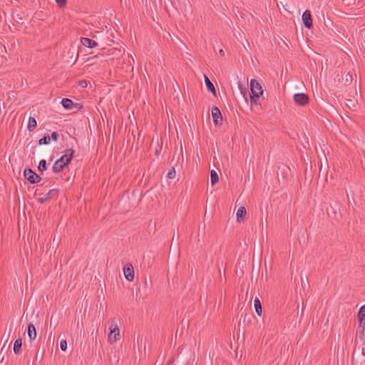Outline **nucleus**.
Wrapping results in <instances>:
<instances>
[{
  "label": "nucleus",
  "mask_w": 365,
  "mask_h": 365,
  "mask_svg": "<svg viewBox=\"0 0 365 365\" xmlns=\"http://www.w3.org/2000/svg\"><path fill=\"white\" fill-rule=\"evenodd\" d=\"M256 98H255V100H254V101H252V96H250L251 103H252L257 104Z\"/></svg>",
  "instance_id": "7c9ffc66"
},
{
  "label": "nucleus",
  "mask_w": 365,
  "mask_h": 365,
  "mask_svg": "<svg viewBox=\"0 0 365 365\" xmlns=\"http://www.w3.org/2000/svg\"><path fill=\"white\" fill-rule=\"evenodd\" d=\"M60 346L62 351H66L67 349V342L66 340H61Z\"/></svg>",
  "instance_id": "b1692460"
},
{
  "label": "nucleus",
  "mask_w": 365,
  "mask_h": 365,
  "mask_svg": "<svg viewBox=\"0 0 365 365\" xmlns=\"http://www.w3.org/2000/svg\"><path fill=\"white\" fill-rule=\"evenodd\" d=\"M237 221L240 222L244 220L246 215V209L245 207H240L237 211Z\"/></svg>",
  "instance_id": "f8f14e48"
},
{
  "label": "nucleus",
  "mask_w": 365,
  "mask_h": 365,
  "mask_svg": "<svg viewBox=\"0 0 365 365\" xmlns=\"http://www.w3.org/2000/svg\"><path fill=\"white\" fill-rule=\"evenodd\" d=\"M175 175H176L175 170L174 168H172V169H170L168 173V178L169 179H173V178H175Z\"/></svg>",
  "instance_id": "5701e85b"
},
{
  "label": "nucleus",
  "mask_w": 365,
  "mask_h": 365,
  "mask_svg": "<svg viewBox=\"0 0 365 365\" xmlns=\"http://www.w3.org/2000/svg\"><path fill=\"white\" fill-rule=\"evenodd\" d=\"M120 339V329L115 320H112L110 331L108 334V341L110 344H113Z\"/></svg>",
  "instance_id": "7ed1b4c3"
},
{
  "label": "nucleus",
  "mask_w": 365,
  "mask_h": 365,
  "mask_svg": "<svg viewBox=\"0 0 365 365\" xmlns=\"http://www.w3.org/2000/svg\"><path fill=\"white\" fill-rule=\"evenodd\" d=\"M7 341H8V338L6 339L5 344L3 345V346H2V348H1V351H2L4 349H6V344Z\"/></svg>",
  "instance_id": "2f4dec72"
},
{
  "label": "nucleus",
  "mask_w": 365,
  "mask_h": 365,
  "mask_svg": "<svg viewBox=\"0 0 365 365\" xmlns=\"http://www.w3.org/2000/svg\"><path fill=\"white\" fill-rule=\"evenodd\" d=\"M81 41L83 46L88 48H95L98 46V43L96 41L88 38H81Z\"/></svg>",
  "instance_id": "9b49d317"
},
{
  "label": "nucleus",
  "mask_w": 365,
  "mask_h": 365,
  "mask_svg": "<svg viewBox=\"0 0 365 365\" xmlns=\"http://www.w3.org/2000/svg\"><path fill=\"white\" fill-rule=\"evenodd\" d=\"M74 151L72 149H68L65 151V154L58 159L53 165L52 170L53 173H58L63 170L71 162Z\"/></svg>",
  "instance_id": "f03ea898"
},
{
  "label": "nucleus",
  "mask_w": 365,
  "mask_h": 365,
  "mask_svg": "<svg viewBox=\"0 0 365 365\" xmlns=\"http://www.w3.org/2000/svg\"><path fill=\"white\" fill-rule=\"evenodd\" d=\"M356 104H357V102H356V101H355V100H352V99H347V100H346V105L349 108H356Z\"/></svg>",
  "instance_id": "aec40b11"
},
{
  "label": "nucleus",
  "mask_w": 365,
  "mask_h": 365,
  "mask_svg": "<svg viewBox=\"0 0 365 365\" xmlns=\"http://www.w3.org/2000/svg\"><path fill=\"white\" fill-rule=\"evenodd\" d=\"M204 78L207 90L210 91L215 96H216V90L215 88L214 85L212 83V82L210 81V79L206 75L204 76Z\"/></svg>",
  "instance_id": "ddd939ff"
},
{
  "label": "nucleus",
  "mask_w": 365,
  "mask_h": 365,
  "mask_svg": "<svg viewBox=\"0 0 365 365\" xmlns=\"http://www.w3.org/2000/svg\"><path fill=\"white\" fill-rule=\"evenodd\" d=\"M61 104L63 107L67 110H71L74 107L73 102L68 98H63Z\"/></svg>",
  "instance_id": "2eb2a0df"
},
{
  "label": "nucleus",
  "mask_w": 365,
  "mask_h": 365,
  "mask_svg": "<svg viewBox=\"0 0 365 365\" xmlns=\"http://www.w3.org/2000/svg\"><path fill=\"white\" fill-rule=\"evenodd\" d=\"M250 90L252 101L255 100V98H259L263 93L262 86L255 79H252L250 81Z\"/></svg>",
  "instance_id": "20e7f679"
},
{
  "label": "nucleus",
  "mask_w": 365,
  "mask_h": 365,
  "mask_svg": "<svg viewBox=\"0 0 365 365\" xmlns=\"http://www.w3.org/2000/svg\"><path fill=\"white\" fill-rule=\"evenodd\" d=\"M294 101L296 104L303 106L309 103V98L305 93H296L294 95Z\"/></svg>",
  "instance_id": "39448f33"
},
{
  "label": "nucleus",
  "mask_w": 365,
  "mask_h": 365,
  "mask_svg": "<svg viewBox=\"0 0 365 365\" xmlns=\"http://www.w3.org/2000/svg\"><path fill=\"white\" fill-rule=\"evenodd\" d=\"M351 78H352V77H351V75H349V74H347V75H346V76H345V81H346V82H349V81H351Z\"/></svg>",
  "instance_id": "cd10ccee"
},
{
  "label": "nucleus",
  "mask_w": 365,
  "mask_h": 365,
  "mask_svg": "<svg viewBox=\"0 0 365 365\" xmlns=\"http://www.w3.org/2000/svg\"><path fill=\"white\" fill-rule=\"evenodd\" d=\"M58 134L57 132H53L52 134H51V138L54 140V141H57L58 140Z\"/></svg>",
  "instance_id": "a878e982"
},
{
  "label": "nucleus",
  "mask_w": 365,
  "mask_h": 365,
  "mask_svg": "<svg viewBox=\"0 0 365 365\" xmlns=\"http://www.w3.org/2000/svg\"><path fill=\"white\" fill-rule=\"evenodd\" d=\"M212 115L215 125H221L222 122V116L220 109L217 107H214L212 109Z\"/></svg>",
  "instance_id": "6e6552de"
},
{
  "label": "nucleus",
  "mask_w": 365,
  "mask_h": 365,
  "mask_svg": "<svg viewBox=\"0 0 365 365\" xmlns=\"http://www.w3.org/2000/svg\"><path fill=\"white\" fill-rule=\"evenodd\" d=\"M50 140H51V138H50L49 135H46L39 140L38 144L39 145H46L50 143Z\"/></svg>",
  "instance_id": "4be33fe9"
},
{
  "label": "nucleus",
  "mask_w": 365,
  "mask_h": 365,
  "mask_svg": "<svg viewBox=\"0 0 365 365\" xmlns=\"http://www.w3.org/2000/svg\"><path fill=\"white\" fill-rule=\"evenodd\" d=\"M59 6H64L66 4V0H56Z\"/></svg>",
  "instance_id": "393cba45"
},
{
  "label": "nucleus",
  "mask_w": 365,
  "mask_h": 365,
  "mask_svg": "<svg viewBox=\"0 0 365 365\" xmlns=\"http://www.w3.org/2000/svg\"><path fill=\"white\" fill-rule=\"evenodd\" d=\"M357 317L359 319V327L361 329V332L363 334L364 330V324L363 321L365 319V305L361 307L359 310Z\"/></svg>",
  "instance_id": "1a4fd4ad"
},
{
  "label": "nucleus",
  "mask_w": 365,
  "mask_h": 365,
  "mask_svg": "<svg viewBox=\"0 0 365 365\" xmlns=\"http://www.w3.org/2000/svg\"><path fill=\"white\" fill-rule=\"evenodd\" d=\"M46 169H47L46 161L45 160H41L39 162L38 170L42 173V172L45 171Z\"/></svg>",
  "instance_id": "412c9836"
},
{
  "label": "nucleus",
  "mask_w": 365,
  "mask_h": 365,
  "mask_svg": "<svg viewBox=\"0 0 365 365\" xmlns=\"http://www.w3.org/2000/svg\"><path fill=\"white\" fill-rule=\"evenodd\" d=\"M24 178H26L31 183H35L41 180V178L31 169L24 170Z\"/></svg>",
  "instance_id": "0eeeda50"
},
{
  "label": "nucleus",
  "mask_w": 365,
  "mask_h": 365,
  "mask_svg": "<svg viewBox=\"0 0 365 365\" xmlns=\"http://www.w3.org/2000/svg\"><path fill=\"white\" fill-rule=\"evenodd\" d=\"M79 86L82 88H86L88 86V83L86 81H81L79 82Z\"/></svg>",
  "instance_id": "bb28decb"
},
{
  "label": "nucleus",
  "mask_w": 365,
  "mask_h": 365,
  "mask_svg": "<svg viewBox=\"0 0 365 365\" xmlns=\"http://www.w3.org/2000/svg\"><path fill=\"white\" fill-rule=\"evenodd\" d=\"M302 21L305 27L310 29L312 26V19L311 16V12L309 10H306L302 14Z\"/></svg>",
  "instance_id": "9d476101"
},
{
  "label": "nucleus",
  "mask_w": 365,
  "mask_h": 365,
  "mask_svg": "<svg viewBox=\"0 0 365 365\" xmlns=\"http://www.w3.org/2000/svg\"><path fill=\"white\" fill-rule=\"evenodd\" d=\"M210 180L212 185H215L219 181V177L217 172L214 170L210 171Z\"/></svg>",
  "instance_id": "a211bd4d"
},
{
  "label": "nucleus",
  "mask_w": 365,
  "mask_h": 365,
  "mask_svg": "<svg viewBox=\"0 0 365 365\" xmlns=\"http://www.w3.org/2000/svg\"><path fill=\"white\" fill-rule=\"evenodd\" d=\"M254 304H255V307L257 314L259 316H261L262 315V306H261L260 301L258 298H255V299L254 301Z\"/></svg>",
  "instance_id": "6ab92c4d"
},
{
  "label": "nucleus",
  "mask_w": 365,
  "mask_h": 365,
  "mask_svg": "<svg viewBox=\"0 0 365 365\" xmlns=\"http://www.w3.org/2000/svg\"><path fill=\"white\" fill-rule=\"evenodd\" d=\"M28 336L31 340H34L36 337V330L35 327L30 324L28 326Z\"/></svg>",
  "instance_id": "4468645a"
},
{
  "label": "nucleus",
  "mask_w": 365,
  "mask_h": 365,
  "mask_svg": "<svg viewBox=\"0 0 365 365\" xmlns=\"http://www.w3.org/2000/svg\"><path fill=\"white\" fill-rule=\"evenodd\" d=\"M22 346V339L21 338H18L14 344V351L15 354H19L21 351Z\"/></svg>",
  "instance_id": "dca6fc26"
},
{
  "label": "nucleus",
  "mask_w": 365,
  "mask_h": 365,
  "mask_svg": "<svg viewBox=\"0 0 365 365\" xmlns=\"http://www.w3.org/2000/svg\"><path fill=\"white\" fill-rule=\"evenodd\" d=\"M10 163L11 165L13 172L16 175L17 182L16 183V188L18 189V187H21V160L20 158V155L19 154V151L17 153H14L9 158Z\"/></svg>",
  "instance_id": "f257e3e1"
},
{
  "label": "nucleus",
  "mask_w": 365,
  "mask_h": 365,
  "mask_svg": "<svg viewBox=\"0 0 365 365\" xmlns=\"http://www.w3.org/2000/svg\"><path fill=\"white\" fill-rule=\"evenodd\" d=\"M174 361H175V359H174V358H173V357L170 358V359L168 360V361L167 362V364H166V365H173V364L174 363Z\"/></svg>",
  "instance_id": "c85d7f7f"
},
{
  "label": "nucleus",
  "mask_w": 365,
  "mask_h": 365,
  "mask_svg": "<svg viewBox=\"0 0 365 365\" xmlns=\"http://www.w3.org/2000/svg\"><path fill=\"white\" fill-rule=\"evenodd\" d=\"M123 273L125 279L132 282L134 279V269L133 265L130 263L126 264L123 267Z\"/></svg>",
  "instance_id": "423d86ee"
},
{
  "label": "nucleus",
  "mask_w": 365,
  "mask_h": 365,
  "mask_svg": "<svg viewBox=\"0 0 365 365\" xmlns=\"http://www.w3.org/2000/svg\"><path fill=\"white\" fill-rule=\"evenodd\" d=\"M240 38H242V35H241V34L239 33V35H238V36H236V38L240 40Z\"/></svg>",
  "instance_id": "473e14b6"
},
{
  "label": "nucleus",
  "mask_w": 365,
  "mask_h": 365,
  "mask_svg": "<svg viewBox=\"0 0 365 365\" xmlns=\"http://www.w3.org/2000/svg\"><path fill=\"white\" fill-rule=\"evenodd\" d=\"M219 53L222 56H225V51L222 50V49H220L219 51Z\"/></svg>",
  "instance_id": "c756f323"
},
{
  "label": "nucleus",
  "mask_w": 365,
  "mask_h": 365,
  "mask_svg": "<svg viewBox=\"0 0 365 365\" xmlns=\"http://www.w3.org/2000/svg\"><path fill=\"white\" fill-rule=\"evenodd\" d=\"M128 56L132 58L133 62H134V58L130 55H128Z\"/></svg>",
  "instance_id": "f704fd0d"
},
{
  "label": "nucleus",
  "mask_w": 365,
  "mask_h": 365,
  "mask_svg": "<svg viewBox=\"0 0 365 365\" xmlns=\"http://www.w3.org/2000/svg\"><path fill=\"white\" fill-rule=\"evenodd\" d=\"M240 38H242V35H241V34L239 33V35H238V36H236V38L240 40Z\"/></svg>",
  "instance_id": "72a5a7b5"
},
{
  "label": "nucleus",
  "mask_w": 365,
  "mask_h": 365,
  "mask_svg": "<svg viewBox=\"0 0 365 365\" xmlns=\"http://www.w3.org/2000/svg\"><path fill=\"white\" fill-rule=\"evenodd\" d=\"M37 126V122L33 117H30L28 123V130L31 132L33 131Z\"/></svg>",
  "instance_id": "f3484780"
}]
</instances>
